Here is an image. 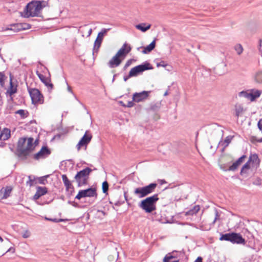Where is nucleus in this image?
I'll use <instances>...</instances> for the list:
<instances>
[{
    "mask_svg": "<svg viewBox=\"0 0 262 262\" xmlns=\"http://www.w3.org/2000/svg\"><path fill=\"white\" fill-rule=\"evenodd\" d=\"M33 141L34 139L32 137L19 138L15 151V155L19 159L25 161L31 156V152L38 143V140H36L34 143Z\"/></svg>",
    "mask_w": 262,
    "mask_h": 262,
    "instance_id": "obj_1",
    "label": "nucleus"
},
{
    "mask_svg": "<svg viewBox=\"0 0 262 262\" xmlns=\"http://www.w3.org/2000/svg\"><path fill=\"white\" fill-rule=\"evenodd\" d=\"M159 200L158 194H155L141 201L139 206L146 213H150L156 209V203Z\"/></svg>",
    "mask_w": 262,
    "mask_h": 262,
    "instance_id": "obj_2",
    "label": "nucleus"
},
{
    "mask_svg": "<svg viewBox=\"0 0 262 262\" xmlns=\"http://www.w3.org/2000/svg\"><path fill=\"white\" fill-rule=\"evenodd\" d=\"M92 171L93 170L91 168L86 167L77 172L74 179L78 187L87 185L89 184L90 174Z\"/></svg>",
    "mask_w": 262,
    "mask_h": 262,
    "instance_id": "obj_3",
    "label": "nucleus"
},
{
    "mask_svg": "<svg viewBox=\"0 0 262 262\" xmlns=\"http://www.w3.org/2000/svg\"><path fill=\"white\" fill-rule=\"evenodd\" d=\"M157 186V183H151L148 185L136 188L134 190V194L137 195L139 198L145 197L153 192Z\"/></svg>",
    "mask_w": 262,
    "mask_h": 262,
    "instance_id": "obj_4",
    "label": "nucleus"
},
{
    "mask_svg": "<svg viewBox=\"0 0 262 262\" xmlns=\"http://www.w3.org/2000/svg\"><path fill=\"white\" fill-rule=\"evenodd\" d=\"M153 69L154 67L148 61H146L142 64L132 68L129 71V76L136 77L145 71L152 70Z\"/></svg>",
    "mask_w": 262,
    "mask_h": 262,
    "instance_id": "obj_5",
    "label": "nucleus"
},
{
    "mask_svg": "<svg viewBox=\"0 0 262 262\" xmlns=\"http://www.w3.org/2000/svg\"><path fill=\"white\" fill-rule=\"evenodd\" d=\"M28 92L30 96L32 103L35 105L37 104H43L44 98L40 91L37 89L28 88Z\"/></svg>",
    "mask_w": 262,
    "mask_h": 262,
    "instance_id": "obj_6",
    "label": "nucleus"
},
{
    "mask_svg": "<svg viewBox=\"0 0 262 262\" xmlns=\"http://www.w3.org/2000/svg\"><path fill=\"white\" fill-rule=\"evenodd\" d=\"M97 196V190L95 187H90L86 189L80 190L75 197V199L80 200L86 197H96Z\"/></svg>",
    "mask_w": 262,
    "mask_h": 262,
    "instance_id": "obj_7",
    "label": "nucleus"
},
{
    "mask_svg": "<svg viewBox=\"0 0 262 262\" xmlns=\"http://www.w3.org/2000/svg\"><path fill=\"white\" fill-rule=\"evenodd\" d=\"M110 30V28L108 29H102L100 32H99L98 34L97 37L95 41L93 50V55L94 56L95 53L97 54L99 51V49L101 46V44L102 42L103 38L104 36L106 34V33Z\"/></svg>",
    "mask_w": 262,
    "mask_h": 262,
    "instance_id": "obj_8",
    "label": "nucleus"
},
{
    "mask_svg": "<svg viewBox=\"0 0 262 262\" xmlns=\"http://www.w3.org/2000/svg\"><path fill=\"white\" fill-rule=\"evenodd\" d=\"M92 137V134L90 133L89 131L86 130L78 142V144L76 145L77 150L79 151L81 147L82 146H85L86 148L87 145L91 142Z\"/></svg>",
    "mask_w": 262,
    "mask_h": 262,
    "instance_id": "obj_9",
    "label": "nucleus"
},
{
    "mask_svg": "<svg viewBox=\"0 0 262 262\" xmlns=\"http://www.w3.org/2000/svg\"><path fill=\"white\" fill-rule=\"evenodd\" d=\"M261 93V91L259 90H256L255 91L252 90L250 93H248L246 91H242L239 93V96L248 98L251 101H253L256 98L260 97Z\"/></svg>",
    "mask_w": 262,
    "mask_h": 262,
    "instance_id": "obj_10",
    "label": "nucleus"
},
{
    "mask_svg": "<svg viewBox=\"0 0 262 262\" xmlns=\"http://www.w3.org/2000/svg\"><path fill=\"white\" fill-rule=\"evenodd\" d=\"M51 150L47 146H43L40 150L33 155V158L39 160L40 158H45L51 154Z\"/></svg>",
    "mask_w": 262,
    "mask_h": 262,
    "instance_id": "obj_11",
    "label": "nucleus"
},
{
    "mask_svg": "<svg viewBox=\"0 0 262 262\" xmlns=\"http://www.w3.org/2000/svg\"><path fill=\"white\" fill-rule=\"evenodd\" d=\"M150 91H143L140 93H135L133 95V99L134 102H140L144 101L148 97Z\"/></svg>",
    "mask_w": 262,
    "mask_h": 262,
    "instance_id": "obj_12",
    "label": "nucleus"
},
{
    "mask_svg": "<svg viewBox=\"0 0 262 262\" xmlns=\"http://www.w3.org/2000/svg\"><path fill=\"white\" fill-rule=\"evenodd\" d=\"M10 82L9 86L6 92V95H13L17 92V84H14L13 82V76L11 72L9 73Z\"/></svg>",
    "mask_w": 262,
    "mask_h": 262,
    "instance_id": "obj_13",
    "label": "nucleus"
},
{
    "mask_svg": "<svg viewBox=\"0 0 262 262\" xmlns=\"http://www.w3.org/2000/svg\"><path fill=\"white\" fill-rule=\"evenodd\" d=\"M131 50L132 48L130 46L125 43L116 54H117V56H119L123 60Z\"/></svg>",
    "mask_w": 262,
    "mask_h": 262,
    "instance_id": "obj_14",
    "label": "nucleus"
},
{
    "mask_svg": "<svg viewBox=\"0 0 262 262\" xmlns=\"http://www.w3.org/2000/svg\"><path fill=\"white\" fill-rule=\"evenodd\" d=\"M230 242H231L233 244L244 245L246 243V241L242 237L240 233L231 232Z\"/></svg>",
    "mask_w": 262,
    "mask_h": 262,
    "instance_id": "obj_15",
    "label": "nucleus"
},
{
    "mask_svg": "<svg viewBox=\"0 0 262 262\" xmlns=\"http://www.w3.org/2000/svg\"><path fill=\"white\" fill-rule=\"evenodd\" d=\"M13 190L11 186H6L0 190V200H4L8 198Z\"/></svg>",
    "mask_w": 262,
    "mask_h": 262,
    "instance_id": "obj_16",
    "label": "nucleus"
},
{
    "mask_svg": "<svg viewBox=\"0 0 262 262\" xmlns=\"http://www.w3.org/2000/svg\"><path fill=\"white\" fill-rule=\"evenodd\" d=\"M34 1H32L29 3L27 4V5L26 6L24 10V17L25 18H28L29 17H31V15H30V14L33 13V10H34Z\"/></svg>",
    "mask_w": 262,
    "mask_h": 262,
    "instance_id": "obj_17",
    "label": "nucleus"
},
{
    "mask_svg": "<svg viewBox=\"0 0 262 262\" xmlns=\"http://www.w3.org/2000/svg\"><path fill=\"white\" fill-rule=\"evenodd\" d=\"M122 59L116 54L108 62L107 65L110 68L118 67L122 62Z\"/></svg>",
    "mask_w": 262,
    "mask_h": 262,
    "instance_id": "obj_18",
    "label": "nucleus"
},
{
    "mask_svg": "<svg viewBox=\"0 0 262 262\" xmlns=\"http://www.w3.org/2000/svg\"><path fill=\"white\" fill-rule=\"evenodd\" d=\"M34 10H33V13L30 14V15H31V17L38 16V13L42 9V5H41V3L38 1H34Z\"/></svg>",
    "mask_w": 262,
    "mask_h": 262,
    "instance_id": "obj_19",
    "label": "nucleus"
},
{
    "mask_svg": "<svg viewBox=\"0 0 262 262\" xmlns=\"http://www.w3.org/2000/svg\"><path fill=\"white\" fill-rule=\"evenodd\" d=\"M10 129L8 128H4L1 132V141H6L9 139L11 137Z\"/></svg>",
    "mask_w": 262,
    "mask_h": 262,
    "instance_id": "obj_20",
    "label": "nucleus"
},
{
    "mask_svg": "<svg viewBox=\"0 0 262 262\" xmlns=\"http://www.w3.org/2000/svg\"><path fill=\"white\" fill-rule=\"evenodd\" d=\"M244 107L242 104H236L234 106V115L236 117L237 120L239 116H242L244 112Z\"/></svg>",
    "mask_w": 262,
    "mask_h": 262,
    "instance_id": "obj_21",
    "label": "nucleus"
},
{
    "mask_svg": "<svg viewBox=\"0 0 262 262\" xmlns=\"http://www.w3.org/2000/svg\"><path fill=\"white\" fill-rule=\"evenodd\" d=\"M156 47V39H155L152 41L148 46L145 47H143L144 49L142 51V53L144 54H148L151 52Z\"/></svg>",
    "mask_w": 262,
    "mask_h": 262,
    "instance_id": "obj_22",
    "label": "nucleus"
},
{
    "mask_svg": "<svg viewBox=\"0 0 262 262\" xmlns=\"http://www.w3.org/2000/svg\"><path fill=\"white\" fill-rule=\"evenodd\" d=\"M10 27L6 28L5 30H12L16 32L22 31V28L21 27L20 23L10 24Z\"/></svg>",
    "mask_w": 262,
    "mask_h": 262,
    "instance_id": "obj_23",
    "label": "nucleus"
},
{
    "mask_svg": "<svg viewBox=\"0 0 262 262\" xmlns=\"http://www.w3.org/2000/svg\"><path fill=\"white\" fill-rule=\"evenodd\" d=\"M156 220L161 223H167L169 222V219L165 216L164 212H161L160 214H157Z\"/></svg>",
    "mask_w": 262,
    "mask_h": 262,
    "instance_id": "obj_24",
    "label": "nucleus"
},
{
    "mask_svg": "<svg viewBox=\"0 0 262 262\" xmlns=\"http://www.w3.org/2000/svg\"><path fill=\"white\" fill-rule=\"evenodd\" d=\"M145 25L146 24L145 23L139 24L136 26V28L142 32H145L149 30L151 27L150 24L148 25L147 26H145Z\"/></svg>",
    "mask_w": 262,
    "mask_h": 262,
    "instance_id": "obj_25",
    "label": "nucleus"
},
{
    "mask_svg": "<svg viewBox=\"0 0 262 262\" xmlns=\"http://www.w3.org/2000/svg\"><path fill=\"white\" fill-rule=\"evenodd\" d=\"M200 209L199 205H195L192 209H190L188 211L186 212V215H193L197 213Z\"/></svg>",
    "mask_w": 262,
    "mask_h": 262,
    "instance_id": "obj_26",
    "label": "nucleus"
},
{
    "mask_svg": "<svg viewBox=\"0 0 262 262\" xmlns=\"http://www.w3.org/2000/svg\"><path fill=\"white\" fill-rule=\"evenodd\" d=\"M36 192L41 196L48 192V189L46 187L37 186L36 187Z\"/></svg>",
    "mask_w": 262,
    "mask_h": 262,
    "instance_id": "obj_27",
    "label": "nucleus"
},
{
    "mask_svg": "<svg viewBox=\"0 0 262 262\" xmlns=\"http://www.w3.org/2000/svg\"><path fill=\"white\" fill-rule=\"evenodd\" d=\"M161 107V102H156L155 103H151L149 110L153 112H158Z\"/></svg>",
    "mask_w": 262,
    "mask_h": 262,
    "instance_id": "obj_28",
    "label": "nucleus"
},
{
    "mask_svg": "<svg viewBox=\"0 0 262 262\" xmlns=\"http://www.w3.org/2000/svg\"><path fill=\"white\" fill-rule=\"evenodd\" d=\"M36 74L38 76V78L40 80V81L45 84L47 85V82L49 81H50V79L47 78L43 75L40 74L38 72V71L36 72Z\"/></svg>",
    "mask_w": 262,
    "mask_h": 262,
    "instance_id": "obj_29",
    "label": "nucleus"
},
{
    "mask_svg": "<svg viewBox=\"0 0 262 262\" xmlns=\"http://www.w3.org/2000/svg\"><path fill=\"white\" fill-rule=\"evenodd\" d=\"M250 168V163L246 162L242 167L240 174L243 176L245 173H247V170H249Z\"/></svg>",
    "mask_w": 262,
    "mask_h": 262,
    "instance_id": "obj_30",
    "label": "nucleus"
},
{
    "mask_svg": "<svg viewBox=\"0 0 262 262\" xmlns=\"http://www.w3.org/2000/svg\"><path fill=\"white\" fill-rule=\"evenodd\" d=\"M231 233H228L225 234H221V236L220 237V241H231Z\"/></svg>",
    "mask_w": 262,
    "mask_h": 262,
    "instance_id": "obj_31",
    "label": "nucleus"
},
{
    "mask_svg": "<svg viewBox=\"0 0 262 262\" xmlns=\"http://www.w3.org/2000/svg\"><path fill=\"white\" fill-rule=\"evenodd\" d=\"M15 114H19L21 118H26L29 115L28 112L24 110H19L15 112Z\"/></svg>",
    "mask_w": 262,
    "mask_h": 262,
    "instance_id": "obj_32",
    "label": "nucleus"
},
{
    "mask_svg": "<svg viewBox=\"0 0 262 262\" xmlns=\"http://www.w3.org/2000/svg\"><path fill=\"white\" fill-rule=\"evenodd\" d=\"M50 177V174H47L42 177L38 178V183L40 184L46 185L48 183L47 179Z\"/></svg>",
    "mask_w": 262,
    "mask_h": 262,
    "instance_id": "obj_33",
    "label": "nucleus"
},
{
    "mask_svg": "<svg viewBox=\"0 0 262 262\" xmlns=\"http://www.w3.org/2000/svg\"><path fill=\"white\" fill-rule=\"evenodd\" d=\"M7 77L5 75L4 72H0V85L4 87L5 85V80Z\"/></svg>",
    "mask_w": 262,
    "mask_h": 262,
    "instance_id": "obj_34",
    "label": "nucleus"
},
{
    "mask_svg": "<svg viewBox=\"0 0 262 262\" xmlns=\"http://www.w3.org/2000/svg\"><path fill=\"white\" fill-rule=\"evenodd\" d=\"M109 185L106 181H104L102 184V192L104 193L107 194Z\"/></svg>",
    "mask_w": 262,
    "mask_h": 262,
    "instance_id": "obj_35",
    "label": "nucleus"
},
{
    "mask_svg": "<svg viewBox=\"0 0 262 262\" xmlns=\"http://www.w3.org/2000/svg\"><path fill=\"white\" fill-rule=\"evenodd\" d=\"M255 79L256 82L259 83H262V71H258L256 73Z\"/></svg>",
    "mask_w": 262,
    "mask_h": 262,
    "instance_id": "obj_36",
    "label": "nucleus"
},
{
    "mask_svg": "<svg viewBox=\"0 0 262 262\" xmlns=\"http://www.w3.org/2000/svg\"><path fill=\"white\" fill-rule=\"evenodd\" d=\"M254 163L256 164V165H259L260 163V159L258 158V155L257 154H252V164Z\"/></svg>",
    "mask_w": 262,
    "mask_h": 262,
    "instance_id": "obj_37",
    "label": "nucleus"
},
{
    "mask_svg": "<svg viewBox=\"0 0 262 262\" xmlns=\"http://www.w3.org/2000/svg\"><path fill=\"white\" fill-rule=\"evenodd\" d=\"M124 203V201H120V200H117V201H114L113 199L112 198L111 200H110V203L114 205L115 206H119L122 205Z\"/></svg>",
    "mask_w": 262,
    "mask_h": 262,
    "instance_id": "obj_38",
    "label": "nucleus"
},
{
    "mask_svg": "<svg viewBox=\"0 0 262 262\" xmlns=\"http://www.w3.org/2000/svg\"><path fill=\"white\" fill-rule=\"evenodd\" d=\"M239 164L236 162H234L230 166L228 167L229 171H234L236 170Z\"/></svg>",
    "mask_w": 262,
    "mask_h": 262,
    "instance_id": "obj_39",
    "label": "nucleus"
},
{
    "mask_svg": "<svg viewBox=\"0 0 262 262\" xmlns=\"http://www.w3.org/2000/svg\"><path fill=\"white\" fill-rule=\"evenodd\" d=\"M234 49H235V51H236L237 54L238 55H241L243 53V48L241 44H237L235 46Z\"/></svg>",
    "mask_w": 262,
    "mask_h": 262,
    "instance_id": "obj_40",
    "label": "nucleus"
},
{
    "mask_svg": "<svg viewBox=\"0 0 262 262\" xmlns=\"http://www.w3.org/2000/svg\"><path fill=\"white\" fill-rule=\"evenodd\" d=\"M232 138L233 137L231 136H227L226 137L223 143V144H224L225 147H226L228 146L229 144L231 142Z\"/></svg>",
    "mask_w": 262,
    "mask_h": 262,
    "instance_id": "obj_41",
    "label": "nucleus"
},
{
    "mask_svg": "<svg viewBox=\"0 0 262 262\" xmlns=\"http://www.w3.org/2000/svg\"><path fill=\"white\" fill-rule=\"evenodd\" d=\"M136 60H135L134 59H130L129 60H128L125 63L124 66L123 67V71H125L126 70V69L129 67L130 66V65L132 63V62L133 61H135Z\"/></svg>",
    "mask_w": 262,
    "mask_h": 262,
    "instance_id": "obj_42",
    "label": "nucleus"
},
{
    "mask_svg": "<svg viewBox=\"0 0 262 262\" xmlns=\"http://www.w3.org/2000/svg\"><path fill=\"white\" fill-rule=\"evenodd\" d=\"M176 256L174 255H166L163 259V262H170L169 261L170 259L176 258Z\"/></svg>",
    "mask_w": 262,
    "mask_h": 262,
    "instance_id": "obj_43",
    "label": "nucleus"
},
{
    "mask_svg": "<svg viewBox=\"0 0 262 262\" xmlns=\"http://www.w3.org/2000/svg\"><path fill=\"white\" fill-rule=\"evenodd\" d=\"M21 27L22 28V30H25L31 28V25L27 23H20Z\"/></svg>",
    "mask_w": 262,
    "mask_h": 262,
    "instance_id": "obj_44",
    "label": "nucleus"
},
{
    "mask_svg": "<svg viewBox=\"0 0 262 262\" xmlns=\"http://www.w3.org/2000/svg\"><path fill=\"white\" fill-rule=\"evenodd\" d=\"M62 179L64 185L66 184H68L71 181L69 180L68 178L67 177L66 174H62Z\"/></svg>",
    "mask_w": 262,
    "mask_h": 262,
    "instance_id": "obj_45",
    "label": "nucleus"
},
{
    "mask_svg": "<svg viewBox=\"0 0 262 262\" xmlns=\"http://www.w3.org/2000/svg\"><path fill=\"white\" fill-rule=\"evenodd\" d=\"M249 140L252 144H255L256 142H258V139L256 136H251L250 137Z\"/></svg>",
    "mask_w": 262,
    "mask_h": 262,
    "instance_id": "obj_46",
    "label": "nucleus"
},
{
    "mask_svg": "<svg viewBox=\"0 0 262 262\" xmlns=\"http://www.w3.org/2000/svg\"><path fill=\"white\" fill-rule=\"evenodd\" d=\"M28 178H29V181H28L26 182V184H27V185H28L30 186H32L33 185V182H34V180L35 179V178L34 177L33 179H32L31 178V176H29Z\"/></svg>",
    "mask_w": 262,
    "mask_h": 262,
    "instance_id": "obj_47",
    "label": "nucleus"
},
{
    "mask_svg": "<svg viewBox=\"0 0 262 262\" xmlns=\"http://www.w3.org/2000/svg\"><path fill=\"white\" fill-rule=\"evenodd\" d=\"M64 186L66 187V190L67 191H69L70 189H74V186H73L71 182L69 183L68 184H65Z\"/></svg>",
    "mask_w": 262,
    "mask_h": 262,
    "instance_id": "obj_48",
    "label": "nucleus"
},
{
    "mask_svg": "<svg viewBox=\"0 0 262 262\" xmlns=\"http://www.w3.org/2000/svg\"><path fill=\"white\" fill-rule=\"evenodd\" d=\"M220 167L221 169H222L224 171H229L228 168V165L226 164H220Z\"/></svg>",
    "mask_w": 262,
    "mask_h": 262,
    "instance_id": "obj_49",
    "label": "nucleus"
},
{
    "mask_svg": "<svg viewBox=\"0 0 262 262\" xmlns=\"http://www.w3.org/2000/svg\"><path fill=\"white\" fill-rule=\"evenodd\" d=\"M246 158V155H243L240 158H239L236 161L239 164V165L241 164V163L244 161V159Z\"/></svg>",
    "mask_w": 262,
    "mask_h": 262,
    "instance_id": "obj_50",
    "label": "nucleus"
},
{
    "mask_svg": "<svg viewBox=\"0 0 262 262\" xmlns=\"http://www.w3.org/2000/svg\"><path fill=\"white\" fill-rule=\"evenodd\" d=\"M168 64L166 63L164 61H161L160 62L157 63V66L158 67H166Z\"/></svg>",
    "mask_w": 262,
    "mask_h": 262,
    "instance_id": "obj_51",
    "label": "nucleus"
},
{
    "mask_svg": "<svg viewBox=\"0 0 262 262\" xmlns=\"http://www.w3.org/2000/svg\"><path fill=\"white\" fill-rule=\"evenodd\" d=\"M257 127L262 133V119H259L257 123Z\"/></svg>",
    "mask_w": 262,
    "mask_h": 262,
    "instance_id": "obj_52",
    "label": "nucleus"
},
{
    "mask_svg": "<svg viewBox=\"0 0 262 262\" xmlns=\"http://www.w3.org/2000/svg\"><path fill=\"white\" fill-rule=\"evenodd\" d=\"M134 102V101H133V100L132 101H128L127 104H126V107H132L134 106V105H135V103Z\"/></svg>",
    "mask_w": 262,
    "mask_h": 262,
    "instance_id": "obj_53",
    "label": "nucleus"
},
{
    "mask_svg": "<svg viewBox=\"0 0 262 262\" xmlns=\"http://www.w3.org/2000/svg\"><path fill=\"white\" fill-rule=\"evenodd\" d=\"M68 192V193H67V196L68 198H70L71 196L73 195V193H74L75 191H74V188L73 189H72V190H69V191H67Z\"/></svg>",
    "mask_w": 262,
    "mask_h": 262,
    "instance_id": "obj_54",
    "label": "nucleus"
},
{
    "mask_svg": "<svg viewBox=\"0 0 262 262\" xmlns=\"http://www.w3.org/2000/svg\"><path fill=\"white\" fill-rule=\"evenodd\" d=\"M124 199L126 201L128 206H130L131 205V204L128 202V200L127 196V192L125 191L124 192Z\"/></svg>",
    "mask_w": 262,
    "mask_h": 262,
    "instance_id": "obj_55",
    "label": "nucleus"
},
{
    "mask_svg": "<svg viewBox=\"0 0 262 262\" xmlns=\"http://www.w3.org/2000/svg\"><path fill=\"white\" fill-rule=\"evenodd\" d=\"M50 81H48L47 83V85H45L46 86H47L49 89H50V90H52L53 87H54V85L53 83H50Z\"/></svg>",
    "mask_w": 262,
    "mask_h": 262,
    "instance_id": "obj_56",
    "label": "nucleus"
},
{
    "mask_svg": "<svg viewBox=\"0 0 262 262\" xmlns=\"http://www.w3.org/2000/svg\"><path fill=\"white\" fill-rule=\"evenodd\" d=\"M38 1L41 3V5H42V8L46 7L48 4V2L45 1Z\"/></svg>",
    "mask_w": 262,
    "mask_h": 262,
    "instance_id": "obj_57",
    "label": "nucleus"
},
{
    "mask_svg": "<svg viewBox=\"0 0 262 262\" xmlns=\"http://www.w3.org/2000/svg\"><path fill=\"white\" fill-rule=\"evenodd\" d=\"M219 213L217 211H215V218L212 222L213 224H214L215 223L216 220L219 219Z\"/></svg>",
    "mask_w": 262,
    "mask_h": 262,
    "instance_id": "obj_58",
    "label": "nucleus"
},
{
    "mask_svg": "<svg viewBox=\"0 0 262 262\" xmlns=\"http://www.w3.org/2000/svg\"><path fill=\"white\" fill-rule=\"evenodd\" d=\"M40 197H41V196L37 193V192H36L35 194L33 196V199L34 200H37L39 199Z\"/></svg>",
    "mask_w": 262,
    "mask_h": 262,
    "instance_id": "obj_59",
    "label": "nucleus"
},
{
    "mask_svg": "<svg viewBox=\"0 0 262 262\" xmlns=\"http://www.w3.org/2000/svg\"><path fill=\"white\" fill-rule=\"evenodd\" d=\"M8 96L9 97V98L7 100L8 102H9V103L13 102L14 101V99L12 97V95H8Z\"/></svg>",
    "mask_w": 262,
    "mask_h": 262,
    "instance_id": "obj_60",
    "label": "nucleus"
},
{
    "mask_svg": "<svg viewBox=\"0 0 262 262\" xmlns=\"http://www.w3.org/2000/svg\"><path fill=\"white\" fill-rule=\"evenodd\" d=\"M158 182H159L160 184L161 185L167 183V182L165 180H164V179L158 180Z\"/></svg>",
    "mask_w": 262,
    "mask_h": 262,
    "instance_id": "obj_61",
    "label": "nucleus"
},
{
    "mask_svg": "<svg viewBox=\"0 0 262 262\" xmlns=\"http://www.w3.org/2000/svg\"><path fill=\"white\" fill-rule=\"evenodd\" d=\"M194 262H203V258L201 256H199L196 258Z\"/></svg>",
    "mask_w": 262,
    "mask_h": 262,
    "instance_id": "obj_62",
    "label": "nucleus"
},
{
    "mask_svg": "<svg viewBox=\"0 0 262 262\" xmlns=\"http://www.w3.org/2000/svg\"><path fill=\"white\" fill-rule=\"evenodd\" d=\"M130 77H132V76H129V73H128V75L124 76L123 77V80L124 81H126Z\"/></svg>",
    "mask_w": 262,
    "mask_h": 262,
    "instance_id": "obj_63",
    "label": "nucleus"
},
{
    "mask_svg": "<svg viewBox=\"0 0 262 262\" xmlns=\"http://www.w3.org/2000/svg\"><path fill=\"white\" fill-rule=\"evenodd\" d=\"M11 252L12 253H14L15 252V249L13 248V247H10L6 252V253L7 252Z\"/></svg>",
    "mask_w": 262,
    "mask_h": 262,
    "instance_id": "obj_64",
    "label": "nucleus"
}]
</instances>
